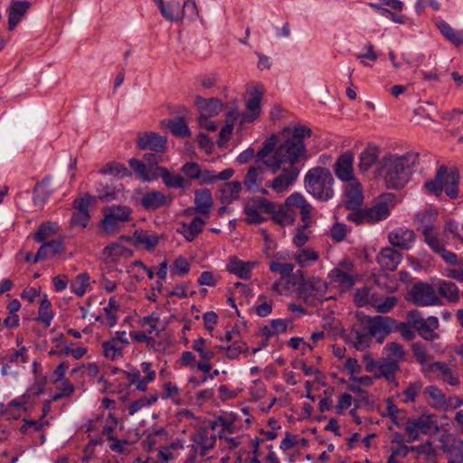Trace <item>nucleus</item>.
<instances>
[{
	"instance_id": "obj_1",
	"label": "nucleus",
	"mask_w": 463,
	"mask_h": 463,
	"mask_svg": "<svg viewBox=\"0 0 463 463\" xmlns=\"http://www.w3.org/2000/svg\"><path fill=\"white\" fill-rule=\"evenodd\" d=\"M311 133V129L306 126L285 128L281 133L283 141L279 146L277 135H271L262 143L256 153L257 162L273 174L282 169L280 175L266 182L267 188L278 194H283L290 189L299 175L295 165L306 156L303 139L310 137Z\"/></svg>"
},
{
	"instance_id": "obj_2",
	"label": "nucleus",
	"mask_w": 463,
	"mask_h": 463,
	"mask_svg": "<svg viewBox=\"0 0 463 463\" xmlns=\"http://www.w3.org/2000/svg\"><path fill=\"white\" fill-rule=\"evenodd\" d=\"M418 164L419 155L415 152L388 154L380 162L379 175L388 189L402 188Z\"/></svg>"
},
{
	"instance_id": "obj_3",
	"label": "nucleus",
	"mask_w": 463,
	"mask_h": 463,
	"mask_svg": "<svg viewBox=\"0 0 463 463\" xmlns=\"http://www.w3.org/2000/svg\"><path fill=\"white\" fill-rule=\"evenodd\" d=\"M307 192L315 199L326 202L334 196V177L327 168L317 166L309 169L304 177Z\"/></svg>"
},
{
	"instance_id": "obj_4",
	"label": "nucleus",
	"mask_w": 463,
	"mask_h": 463,
	"mask_svg": "<svg viewBox=\"0 0 463 463\" xmlns=\"http://www.w3.org/2000/svg\"><path fill=\"white\" fill-rule=\"evenodd\" d=\"M458 182V172L457 170L449 171L447 166L442 165L438 169L434 179L427 181L424 187L430 194L437 196H439L444 191L449 197L456 198Z\"/></svg>"
},
{
	"instance_id": "obj_5",
	"label": "nucleus",
	"mask_w": 463,
	"mask_h": 463,
	"mask_svg": "<svg viewBox=\"0 0 463 463\" xmlns=\"http://www.w3.org/2000/svg\"><path fill=\"white\" fill-rule=\"evenodd\" d=\"M298 289L299 295L304 298L306 302L314 304L315 299L322 300L326 298L327 285L324 280L315 277L305 279L303 272L298 270Z\"/></svg>"
},
{
	"instance_id": "obj_6",
	"label": "nucleus",
	"mask_w": 463,
	"mask_h": 463,
	"mask_svg": "<svg viewBox=\"0 0 463 463\" xmlns=\"http://www.w3.org/2000/svg\"><path fill=\"white\" fill-rule=\"evenodd\" d=\"M436 216L437 213L435 211H426L417 215V221L420 225L425 242L434 252L438 253L445 247V243L443 240L439 237V234L432 225Z\"/></svg>"
},
{
	"instance_id": "obj_7",
	"label": "nucleus",
	"mask_w": 463,
	"mask_h": 463,
	"mask_svg": "<svg viewBox=\"0 0 463 463\" xmlns=\"http://www.w3.org/2000/svg\"><path fill=\"white\" fill-rule=\"evenodd\" d=\"M356 278L357 275L354 270V265L349 260L342 261L328 274L330 283L340 291L350 289L354 285Z\"/></svg>"
},
{
	"instance_id": "obj_8",
	"label": "nucleus",
	"mask_w": 463,
	"mask_h": 463,
	"mask_svg": "<svg viewBox=\"0 0 463 463\" xmlns=\"http://www.w3.org/2000/svg\"><path fill=\"white\" fill-rule=\"evenodd\" d=\"M411 301L420 307L440 305V299L437 293L436 283L428 284L418 282L414 284L410 293Z\"/></svg>"
},
{
	"instance_id": "obj_9",
	"label": "nucleus",
	"mask_w": 463,
	"mask_h": 463,
	"mask_svg": "<svg viewBox=\"0 0 463 463\" xmlns=\"http://www.w3.org/2000/svg\"><path fill=\"white\" fill-rule=\"evenodd\" d=\"M262 96V86L259 84H253L248 89V98L246 99V111L241 113V125L251 123L260 116V102Z\"/></svg>"
},
{
	"instance_id": "obj_10",
	"label": "nucleus",
	"mask_w": 463,
	"mask_h": 463,
	"mask_svg": "<svg viewBox=\"0 0 463 463\" xmlns=\"http://www.w3.org/2000/svg\"><path fill=\"white\" fill-rule=\"evenodd\" d=\"M273 209L274 203L268 199L260 196L253 197L247 202L244 207L246 221L249 223H260L265 220L262 213H269Z\"/></svg>"
},
{
	"instance_id": "obj_11",
	"label": "nucleus",
	"mask_w": 463,
	"mask_h": 463,
	"mask_svg": "<svg viewBox=\"0 0 463 463\" xmlns=\"http://www.w3.org/2000/svg\"><path fill=\"white\" fill-rule=\"evenodd\" d=\"M131 209L126 205H112L105 211L102 227L106 232H114L120 222L129 221Z\"/></svg>"
},
{
	"instance_id": "obj_12",
	"label": "nucleus",
	"mask_w": 463,
	"mask_h": 463,
	"mask_svg": "<svg viewBox=\"0 0 463 463\" xmlns=\"http://www.w3.org/2000/svg\"><path fill=\"white\" fill-rule=\"evenodd\" d=\"M289 258L288 254L284 255L283 253H277L274 256V260L269 262V270L273 273L279 274L282 278H286V286L288 288L297 285V281L299 278L298 270L297 273L292 274L294 270V265L291 263L281 262L279 260H287Z\"/></svg>"
},
{
	"instance_id": "obj_13",
	"label": "nucleus",
	"mask_w": 463,
	"mask_h": 463,
	"mask_svg": "<svg viewBox=\"0 0 463 463\" xmlns=\"http://www.w3.org/2000/svg\"><path fill=\"white\" fill-rule=\"evenodd\" d=\"M393 196L391 194L383 195L372 207L365 209L367 222L374 223L385 220L391 214L393 207Z\"/></svg>"
},
{
	"instance_id": "obj_14",
	"label": "nucleus",
	"mask_w": 463,
	"mask_h": 463,
	"mask_svg": "<svg viewBox=\"0 0 463 463\" xmlns=\"http://www.w3.org/2000/svg\"><path fill=\"white\" fill-rule=\"evenodd\" d=\"M92 200L93 198L89 194H85L74 200V212L71 219V224L72 226L87 227L90 221L89 207Z\"/></svg>"
},
{
	"instance_id": "obj_15",
	"label": "nucleus",
	"mask_w": 463,
	"mask_h": 463,
	"mask_svg": "<svg viewBox=\"0 0 463 463\" xmlns=\"http://www.w3.org/2000/svg\"><path fill=\"white\" fill-rule=\"evenodd\" d=\"M415 233L412 230L399 227L392 230L388 236L389 242L401 250H410L415 242Z\"/></svg>"
},
{
	"instance_id": "obj_16",
	"label": "nucleus",
	"mask_w": 463,
	"mask_h": 463,
	"mask_svg": "<svg viewBox=\"0 0 463 463\" xmlns=\"http://www.w3.org/2000/svg\"><path fill=\"white\" fill-rule=\"evenodd\" d=\"M166 138L154 132L140 133L137 137V146L142 150H153L162 153L165 149Z\"/></svg>"
},
{
	"instance_id": "obj_17",
	"label": "nucleus",
	"mask_w": 463,
	"mask_h": 463,
	"mask_svg": "<svg viewBox=\"0 0 463 463\" xmlns=\"http://www.w3.org/2000/svg\"><path fill=\"white\" fill-rule=\"evenodd\" d=\"M353 165L354 156L352 153L346 152L341 155L334 166L335 174L337 178L345 182L355 180Z\"/></svg>"
},
{
	"instance_id": "obj_18",
	"label": "nucleus",
	"mask_w": 463,
	"mask_h": 463,
	"mask_svg": "<svg viewBox=\"0 0 463 463\" xmlns=\"http://www.w3.org/2000/svg\"><path fill=\"white\" fill-rule=\"evenodd\" d=\"M294 204H288V198L285 203L281 205L274 203V209L272 212H269L272 215V219L275 222L281 226L292 225L297 217V212L295 211Z\"/></svg>"
},
{
	"instance_id": "obj_19",
	"label": "nucleus",
	"mask_w": 463,
	"mask_h": 463,
	"mask_svg": "<svg viewBox=\"0 0 463 463\" xmlns=\"http://www.w3.org/2000/svg\"><path fill=\"white\" fill-rule=\"evenodd\" d=\"M425 373H433L436 377L455 386L458 384V378L454 372L443 362H433L423 368Z\"/></svg>"
},
{
	"instance_id": "obj_20",
	"label": "nucleus",
	"mask_w": 463,
	"mask_h": 463,
	"mask_svg": "<svg viewBox=\"0 0 463 463\" xmlns=\"http://www.w3.org/2000/svg\"><path fill=\"white\" fill-rule=\"evenodd\" d=\"M133 251L119 243L114 242L106 246L102 250V258L107 263H118L122 260L131 258Z\"/></svg>"
},
{
	"instance_id": "obj_21",
	"label": "nucleus",
	"mask_w": 463,
	"mask_h": 463,
	"mask_svg": "<svg viewBox=\"0 0 463 463\" xmlns=\"http://www.w3.org/2000/svg\"><path fill=\"white\" fill-rule=\"evenodd\" d=\"M173 197L160 191L153 190L145 194L141 198V205L146 210H156L157 208L171 204Z\"/></svg>"
},
{
	"instance_id": "obj_22",
	"label": "nucleus",
	"mask_w": 463,
	"mask_h": 463,
	"mask_svg": "<svg viewBox=\"0 0 463 463\" xmlns=\"http://www.w3.org/2000/svg\"><path fill=\"white\" fill-rule=\"evenodd\" d=\"M194 105L200 111L199 118H212L217 116L222 109V102L219 99H203L197 96Z\"/></svg>"
},
{
	"instance_id": "obj_23",
	"label": "nucleus",
	"mask_w": 463,
	"mask_h": 463,
	"mask_svg": "<svg viewBox=\"0 0 463 463\" xmlns=\"http://www.w3.org/2000/svg\"><path fill=\"white\" fill-rule=\"evenodd\" d=\"M345 204L348 209H356L363 203L364 195L361 184L357 179L346 182L345 188Z\"/></svg>"
},
{
	"instance_id": "obj_24",
	"label": "nucleus",
	"mask_w": 463,
	"mask_h": 463,
	"mask_svg": "<svg viewBox=\"0 0 463 463\" xmlns=\"http://www.w3.org/2000/svg\"><path fill=\"white\" fill-rule=\"evenodd\" d=\"M121 379L127 387L135 386V390L145 392L147 389L148 383L153 382V373L149 376L141 377L138 370H132L130 372L122 371Z\"/></svg>"
},
{
	"instance_id": "obj_25",
	"label": "nucleus",
	"mask_w": 463,
	"mask_h": 463,
	"mask_svg": "<svg viewBox=\"0 0 463 463\" xmlns=\"http://www.w3.org/2000/svg\"><path fill=\"white\" fill-rule=\"evenodd\" d=\"M31 6V3L22 0H12L8 13V29L14 30Z\"/></svg>"
},
{
	"instance_id": "obj_26",
	"label": "nucleus",
	"mask_w": 463,
	"mask_h": 463,
	"mask_svg": "<svg viewBox=\"0 0 463 463\" xmlns=\"http://www.w3.org/2000/svg\"><path fill=\"white\" fill-rule=\"evenodd\" d=\"M257 264V261H243L236 257H232L227 264V270L240 279H249L251 277L252 269Z\"/></svg>"
},
{
	"instance_id": "obj_27",
	"label": "nucleus",
	"mask_w": 463,
	"mask_h": 463,
	"mask_svg": "<svg viewBox=\"0 0 463 463\" xmlns=\"http://www.w3.org/2000/svg\"><path fill=\"white\" fill-rule=\"evenodd\" d=\"M205 223L204 220L196 216L190 222H180L177 232L182 234L187 241H193L203 232Z\"/></svg>"
},
{
	"instance_id": "obj_28",
	"label": "nucleus",
	"mask_w": 463,
	"mask_h": 463,
	"mask_svg": "<svg viewBox=\"0 0 463 463\" xmlns=\"http://www.w3.org/2000/svg\"><path fill=\"white\" fill-rule=\"evenodd\" d=\"M213 205V199L209 189L203 188L194 192V212L209 216Z\"/></svg>"
},
{
	"instance_id": "obj_29",
	"label": "nucleus",
	"mask_w": 463,
	"mask_h": 463,
	"mask_svg": "<svg viewBox=\"0 0 463 463\" xmlns=\"http://www.w3.org/2000/svg\"><path fill=\"white\" fill-rule=\"evenodd\" d=\"M288 204H294L295 208L300 210L303 226L308 227L311 223L312 206L300 193L295 192L288 197Z\"/></svg>"
},
{
	"instance_id": "obj_30",
	"label": "nucleus",
	"mask_w": 463,
	"mask_h": 463,
	"mask_svg": "<svg viewBox=\"0 0 463 463\" xmlns=\"http://www.w3.org/2000/svg\"><path fill=\"white\" fill-rule=\"evenodd\" d=\"M263 174L264 170L260 165L250 166L243 180L245 189L250 193L259 192V186L264 180Z\"/></svg>"
},
{
	"instance_id": "obj_31",
	"label": "nucleus",
	"mask_w": 463,
	"mask_h": 463,
	"mask_svg": "<svg viewBox=\"0 0 463 463\" xmlns=\"http://www.w3.org/2000/svg\"><path fill=\"white\" fill-rule=\"evenodd\" d=\"M402 260V255L392 248L383 249L377 256L378 263L388 270L396 269Z\"/></svg>"
},
{
	"instance_id": "obj_32",
	"label": "nucleus",
	"mask_w": 463,
	"mask_h": 463,
	"mask_svg": "<svg viewBox=\"0 0 463 463\" xmlns=\"http://www.w3.org/2000/svg\"><path fill=\"white\" fill-rule=\"evenodd\" d=\"M415 419V424L421 433L426 435H433L439 432V421L435 414L423 413Z\"/></svg>"
},
{
	"instance_id": "obj_33",
	"label": "nucleus",
	"mask_w": 463,
	"mask_h": 463,
	"mask_svg": "<svg viewBox=\"0 0 463 463\" xmlns=\"http://www.w3.org/2000/svg\"><path fill=\"white\" fill-rule=\"evenodd\" d=\"M33 406L32 403L28 402V396L26 394L22 395L17 400H14L10 402L6 406L3 413L7 416V418L17 419L21 417L23 411H26L29 408Z\"/></svg>"
},
{
	"instance_id": "obj_34",
	"label": "nucleus",
	"mask_w": 463,
	"mask_h": 463,
	"mask_svg": "<svg viewBox=\"0 0 463 463\" xmlns=\"http://www.w3.org/2000/svg\"><path fill=\"white\" fill-rule=\"evenodd\" d=\"M439 323L437 317L430 316L417 328L418 334L427 341H434L439 338L436 330L439 328Z\"/></svg>"
},
{
	"instance_id": "obj_35",
	"label": "nucleus",
	"mask_w": 463,
	"mask_h": 463,
	"mask_svg": "<svg viewBox=\"0 0 463 463\" xmlns=\"http://www.w3.org/2000/svg\"><path fill=\"white\" fill-rule=\"evenodd\" d=\"M399 370L400 366L396 364V363H392L383 357L381 360H379V365L373 377L374 379L384 378L389 383H392L395 381V373Z\"/></svg>"
},
{
	"instance_id": "obj_36",
	"label": "nucleus",
	"mask_w": 463,
	"mask_h": 463,
	"mask_svg": "<svg viewBox=\"0 0 463 463\" xmlns=\"http://www.w3.org/2000/svg\"><path fill=\"white\" fill-rule=\"evenodd\" d=\"M241 190V183L239 181H232L223 184L220 190V201L222 203H231L232 201L239 198Z\"/></svg>"
},
{
	"instance_id": "obj_37",
	"label": "nucleus",
	"mask_w": 463,
	"mask_h": 463,
	"mask_svg": "<svg viewBox=\"0 0 463 463\" xmlns=\"http://www.w3.org/2000/svg\"><path fill=\"white\" fill-rule=\"evenodd\" d=\"M383 354L384 359L396 363L399 366L406 360V353L402 345L396 342L387 343L383 347Z\"/></svg>"
},
{
	"instance_id": "obj_38",
	"label": "nucleus",
	"mask_w": 463,
	"mask_h": 463,
	"mask_svg": "<svg viewBox=\"0 0 463 463\" xmlns=\"http://www.w3.org/2000/svg\"><path fill=\"white\" fill-rule=\"evenodd\" d=\"M157 177L160 176L168 188H183L185 181L184 177L178 174H172L168 169L165 167H156Z\"/></svg>"
},
{
	"instance_id": "obj_39",
	"label": "nucleus",
	"mask_w": 463,
	"mask_h": 463,
	"mask_svg": "<svg viewBox=\"0 0 463 463\" xmlns=\"http://www.w3.org/2000/svg\"><path fill=\"white\" fill-rule=\"evenodd\" d=\"M138 325L147 335H158L163 330L160 317L156 313L140 318Z\"/></svg>"
},
{
	"instance_id": "obj_40",
	"label": "nucleus",
	"mask_w": 463,
	"mask_h": 463,
	"mask_svg": "<svg viewBox=\"0 0 463 463\" xmlns=\"http://www.w3.org/2000/svg\"><path fill=\"white\" fill-rule=\"evenodd\" d=\"M437 293L448 301L456 303L459 300V289L455 283L446 280H439L436 283Z\"/></svg>"
},
{
	"instance_id": "obj_41",
	"label": "nucleus",
	"mask_w": 463,
	"mask_h": 463,
	"mask_svg": "<svg viewBox=\"0 0 463 463\" xmlns=\"http://www.w3.org/2000/svg\"><path fill=\"white\" fill-rule=\"evenodd\" d=\"M119 305L118 304L114 297L110 298L108 305L103 308L104 313L99 318L101 323L111 327L114 326L118 322V311Z\"/></svg>"
},
{
	"instance_id": "obj_42",
	"label": "nucleus",
	"mask_w": 463,
	"mask_h": 463,
	"mask_svg": "<svg viewBox=\"0 0 463 463\" xmlns=\"http://www.w3.org/2000/svg\"><path fill=\"white\" fill-rule=\"evenodd\" d=\"M437 27L440 31L441 34L452 43L456 46L463 45V31H457L453 29L445 21H439L437 23Z\"/></svg>"
},
{
	"instance_id": "obj_43",
	"label": "nucleus",
	"mask_w": 463,
	"mask_h": 463,
	"mask_svg": "<svg viewBox=\"0 0 463 463\" xmlns=\"http://www.w3.org/2000/svg\"><path fill=\"white\" fill-rule=\"evenodd\" d=\"M197 445L201 449L200 454L205 456L209 450L213 449L216 443V436L209 434V431L205 428H201L197 431V437L195 439Z\"/></svg>"
},
{
	"instance_id": "obj_44",
	"label": "nucleus",
	"mask_w": 463,
	"mask_h": 463,
	"mask_svg": "<svg viewBox=\"0 0 463 463\" xmlns=\"http://www.w3.org/2000/svg\"><path fill=\"white\" fill-rule=\"evenodd\" d=\"M393 320L387 317L377 316L371 318L364 328V330L372 335H377L378 332H383V329L392 328Z\"/></svg>"
},
{
	"instance_id": "obj_45",
	"label": "nucleus",
	"mask_w": 463,
	"mask_h": 463,
	"mask_svg": "<svg viewBox=\"0 0 463 463\" xmlns=\"http://www.w3.org/2000/svg\"><path fill=\"white\" fill-rule=\"evenodd\" d=\"M130 167L135 171L140 179L143 181L150 182L157 178L155 169H148L146 165L140 160L131 158L128 161Z\"/></svg>"
},
{
	"instance_id": "obj_46",
	"label": "nucleus",
	"mask_w": 463,
	"mask_h": 463,
	"mask_svg": "<svg viewBox=\"0 0 463 463\" xmlns=\"http://www.w3.org/2000/svg\"><path fill=\"white\" fill-rule=\"evenodd\" d=\"M160 13L165 19L171 22H181L183 20L181 5L177 1L165 3L160 9Z\"/></svg>"
},
{
	"instance_id": "obj_47",
	"label": "nucleus",
	"mask_w": 463,
	"mask_h": 463,
	"mask_svg": "<svg viewBox=\"0 0 463 463\" xmlns=\"http://www.w3.org/2000/svg\"><path fill=\"white\" fill-rule=\"evenodd\" d=\"M384 415L388 416L392 424L397 427H402L407 421L405 411L400 410L391 399H388L386 402Z\"/></svg>"
},
{
	"instance_id": "obj_48",
	"label": "nucleus",
	"mask_w": 463,
	"mask_h": 463,
	"mask_svg": "<svg viewBox=\"0 0 463 463\" xmlns=\"http://www.w3.org/2000/svg\"><path fill=\"white\" fill-rule=\"evenodd\" d=\"M183 445L179 441H175L166 446H160L156 454V463H168L174 460L175 452L181 449Z\"/></svg>"
},
{
	"instance_id": "obj_49",
	"label": "nucleus",
	"mask_w": 463,
	"mask_h": 463,
	"mask_svg": "<svg viewBox=\"0 0 463 463\" xmlns=\"http://www.w3.org/2000/svg\"><path fill=\"white\" fill-rule=\"evenodd\" d=\"M59 232V225L53 222L42 223L33 235L38 242H45L48 239L53 237Z\"/></svg>"
},
{
	"instance_id": "obj_50",
	"label": "nucleus",
	"mask_w": 463,
	"mask_h": 463,
	"mask_svg": "<svg viewBox=\"0 0 463 463\" xmlns=\"http://www.w3.org/2000/svg\"><path fill=\"white\" fill-rule=\"evenodd\" d=\"M113 431V428H104L102 433L107 435L109 440V448L111 450L121 453V454H128L132 449L131 444L125 439H114L110 436V433Z\"/></svg>"
},
{
	"instance_id": "obj_51",
	"label": "nucleus",
	"mask_w": 463,
	"mask_h": 463,
	"mask_svg": "<svg viewBox=\"0 0 463 463\" xmlns=\"http://www.w3.org/2000/svg\"><path fill=\"white\" fill-rule=\"evenodd\" d=\"M424 393L429 398V403L435 409H441L446 406L447 399L445 394L438 387L430 385L425 388Z\"/></svg>"
},
{
	"instance_id": "obj_52",
	"label": "nucleus",
	"mask_w": 463,
	"mask_h": 463,
	"mask_svg": "<svg viewBox=\"0 0 463 463\" xmlns=\"http://www.w3.org/2000/svg\"><path fill=\"white\" fill-rule=\"evenodd\" d=\"M448 454L449 463H463V442L453 439L450 444L443 446Z\"/></svg>"
},
{
	"instance_id": "obj_53",
	"label": "nucleus",
	"mask_w": 463,
	"mask_h": 463,
	"mask_svg": "<svg viewBox=\"0 0 463 463\" xmlns=\"http://www.w3.org/2000/svg\"><path fill=\"white\" fill-rule=\"evenodd\" d=\"M166 126L175 137H185L191 135L188 124L182 117L168 120Z\"/></svg>"
},
{
	"instance_id": "obj_54",
	"label": "nucleus",
	"mask_w": 463,
	"mask_h": 463,
	"mask_svg": "<svg viewBox=\"0 0 463 463\" xmlns=\"http://www.w3.org/2000/svg\"><path fill=\"white\" fill-rule=\"evenodd\" d=\"M167 439V432L164 428H158L152 430L146 439L143 440V443L146 448L148 449H155L157 445H160L162 442Z\"/></svg>"
},
{
	"instance_id": "obj_55",
	"label": "nucleus",
	"mask_w": 463,
	"mask_h": 463,
	"mask_svg": "<svg viewBox=\"0 0 463 463\" xmlns=\"http://www.w3.org/2000/svg\"><path fill=\"white\" fill-rule=\"evenodd\" d=\"M158 400V393L155 392L148 395L143 396L140 399H137L128 405V411L130 415H134L142 408L148 407L155 403Z\"/></svg>"
},
{
	"instance_id": "obj_56",
	"label": "nucleus",
	"mask_w": 463,
	"mask_h": 463,
	"mask_svg": "<svg viewBox=\"0 0 463 463\" xmlns=\"http://www.w3.org/2000/svg\"><path fill=\"white\" fill-rule=\"evenodd\" d=\"M378 158L377 149L375 147H367L359 156L358 167L361 171H368Z\"/></svg>"
},
{
	"instance_id": "obj_57",
	"label": "nucleus",
	"mask_w": 463,
	"mask_h": 463,
	"mask_svg": "<svg viewBox=\"0 0 463 463\" xmlns=\"http://www.w3.org/2000/svg\"><path fill=\"white\" fill-rule=\"evenodd\" d=\"M318 258L319 254L310 249H301L298 250L294 255L295 260L302 268L308 267L315 263Z\"/></svg>"
},
{
	"instance_id": "obj_58",
	"label": "nucleus",
	"mask_w": 463,
	"mask_h": 463,
	"mask_svg": "<svg viewBox=\"0 0 463 463\" xmlns=\"http://www.w3.org/2000/svg\"><path fill=\"white\" fill-rule=\"evenodd\" d=\"M52 319L53 312L52 309V304L47 298V296L44 295L41 299L37 320L43 322L46 326H49Z\"/></svg>"
},
{
	"instance_id": "obj_59",
	"label": "nucleus",
	"mask_w": 463,
	"mask_h": 463,
	"mask_svg": "<svg viewBox=\"0 0 463 463\" xmlns=\"http://www.w3.org/2000/svg\"><path fill=\"white\" fill-rule=\"evenodd\" d=\"M273 308V301L269 299L264 294L258 297L255 304V312L260 317H268L271 314Z\"/></svg>"
},
{
	"instance_id": "obj_60",
	"label": "nucleus",
	"mask_w": 463,
	"mask_h": 463,
	"mask_svg": "<svg viewBox=\"0 0 463 463\" xmlns=\"http://www.w3.org/2000/svg\"><path fill=\"white\" fill-rule=\"evenodd\" d=\"M103 354L106 358L116 360L122 356L123 346L112 339L102 343Z\"/></svg>"
},
{
	"instance_id": "obj_61",
	"label": "nucleus",
	"mask_w": 463,
	"mask_h": 463,
	"mask_svg": "<svg viewBox=\"0 0 463 463\" xmlns=\"http://www.w3.org/2000/svg\"><path fill=\"white\" fill-rule=\"evenodd\" d=\"M134 238L138 244L144 245L146 249L154 248L159 241L156 234L143 231L135 232Z\"/></svg>"
},
{
	"instance_id": "obj_62",
	"label": "nucleus",
	"mask_w": 463,
	"mask_h": 463,
	"mask_svg": "<svg viewBox=\"0 0 463 463\" xmlns=\"http://www.w3.org/2000/svg\"><path fill=\"white\" fill-rule=\"evenodd\" d=\"M90 286V277L87 273L79 274L71 282V288L77 296H83Z\"/></svg>"
},
{
	"instance_id": "obj_63",
	"label": "nucleus",
	"mask_w": 463,
	"mask_h": 463,
	"mask_svg": "<svg viewBox=\"0 0 463 463\" xmlns=\"http://www.w3.org/2000/svg\"><path fill=\"white\" fill-rule=\"evenodd\" d=\"M100 174L120 177L131 175L130 171L124 165L116 162L107 164L106 166L100 170Z\"/></svg>"
},
{
	"instance_id": "obj_64",
	"label": "nucleus",
	"mask_w": 463,
	"mask_h": 463,
	"mask_svg": "<svg viewBox=\"0 0 463 463\" xmlns=\"http://www.w3.org/2000/svg\"><path fill=\"white\" fill-rule=\"evenodd\" d=\"M397 304L395 297H386L383 299L375 298L373 299L372 307L379 313H388Z\"/></svg>"
}]
</instances>
